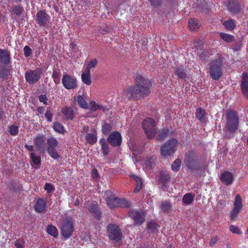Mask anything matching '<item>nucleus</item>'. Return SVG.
I'll list each match as a JSON object with an SVG mask.
<instances>
[{
	"label": "nucleus",
	"mask_w": 248,
	"mask_h": 248,
	"mask_svg": "<svg viewBox=\"0 0 248 248\" xmlns=\"http://www.w3.org/2000/svg\"><path fill=\"white\" fill-rule=\"evenodd\" d=\"M43 69L38 67L34 70H30L25 74L26 81L30 85L36 83L41 78Z\"/></svg>",
	"instance_id": "obj_8"
},
{
	"label": "nucleus",
	"mask_w": 248,
	"mask_h": 248,
	"mask_svg": "<svg viewBox=\"0 0 248 248\" xmlns=\"http://www.w3.org/2000/svg\"><path fill=\"white\" fill-rule=\"evenodd\" d=\"M223 59L217 54V58L211 61L208 67V72L210 78L214 80H219L223 76Z\"/></svg>",
	"instance_id": "obj_2"
},
{
	"label": "nucleus",
	"mask_w": 248,
	"mask_h": 248,
	"mask_svg": "<svg viewBox=\"0 0 248 248\" xmlns=\"http://www.w3.org/2000/svg\"><path fill=\"white\" fill-rule=\"evenodd\" d=\"M130 177L133 178L136 183V187L134 190V192L138 193L140 190L143 186L142 179L140 177L136 175H131Z\"/></svg>",
	"instance_id": "obj_29"
},
{
	"label": "nucleus",
	"mask_w": 248,
	"mask_h": 248,
	"mask_svg": "<svg viewBox=\"0 0 248 248\" xmlns=\"http://www.w3.org/2000/svg\"><path fill=\"white\" fill-rule=\"evenodd\" d=\"M206 112L204 108L199 107L196 110V117L199 121L202 123L205 121Z\"/></svg>",
	"instance_id": "obj_30"
},
{
	"label": "nucleus",
	"mask_w": 248,
	"mask_h": 248,
	"mask_svg": "<svg viewBox=\"0 0 248 248\" xmlns=\"http://www.w3.org/2000/svg\"><path fill=\"white\" fill-rule=\"evenodd\" d=\"M9 71L7 69L5 68H2L0 69V78L2 79L6 78L8 75Z\"/></svg>",
	"instance_id": "obj_55"
},
{
	"label": "nucleus",
	"mask_w": 248,
	"mask_h": 248,
	"mask_svg": "<svg viewBox=\"0 0 248 248\" xmlns=\"http://www.w3.org/2000/svg\"><path fill=\"white\" fill-rule=\"evenodd\" d=\"M36 21L40 26H45L50 16L46 13V10H41L37 12Z\"/></svg>",
	"instance_id": "obj_16"
},
{
	"label": "nucleus",
	"mask_w": 248,
	"mask_h": 248,
	"mask_svg": "<svg viewBox=\"0 0 248 248\" xmlns=\"http://www.w3.org/2000/svg\"><path fill=\"white\" fill-rule=\"evenodd\" d=\"M172 206L169 201H165L161 203V209L164 212L169 213L171 211Z\"/></svg>",
	"instance_id": "obj_37"
},
{
	"label": "nucleus",
	"mask_w": 248,
	"mask_h": 248,
	"mask_svg": "<svg viewBox=\"0 0 248 248\" xmlns=\"http://www.w3.org/2000/svg\"><path fill=\"white\" fill-rule=\"evenodd\" d=\"M142 126L147 139H153L156 133V124L154 120L151 118L145 119L142 122Z\"/></svg>",
	"instance_id": "obj_6"
},
{
	"label": "nucleus",
	"mask_w": 248,
	"mask_h": 248,
	"mask_svg": "<svg viewBox=\"0 0 248 248\" xmlns=\"http://www.w3.org/2000/svg\"><path fill=\"white\" fill-rule=\"evenodd\" d=\"M225 5L233 16H237L241 12V7L237 0H228L225 2Z\"/></svg>",
	"instance_id": "obj_14"
},
{
	"label": "nucleus",
	"mask_w": 248,
	"mask_h": 248,
	"mask_svg": "<svg viewBox=\"0 0 248 248\" xmlns=\"http://www.w3.org/2000/svg\"><path fill=\"white\" fill-rule=\"evenodd\" d=\"M240 88L242 94L247 99H248V73L244 72L241 77Z\"/></svg>",
	"instance_id": "obj_18"
},
{
	"label": "nucleus",
	"mask_w": 248,
	"mask_h": 248,
	"mask_svg": "<svg viewBox=\"0 0 248 248\" xmlns=\"http://www.w3.org/2000/svg\"><path fill=\"white\" fill-rule=\"evenodd\" d=\"M91 176L95 180H97L99 178V175L96 169L93 168L92 170Z\"/></svg>",
	"instance_id": "obj_59"
},
{
	"label": "nucleus",
	"mask_w": 248,
	"mask_h": 248,
	"mask_svg": "<svg viewBox=\"0 0 248 248\" xmlns=\"http://www.w3.org/2000/svg\"><path fill=\"white\" fill-rule=\"evenodd\" d=\"M189 27L191 31L196 30L199 28V24L196 19L190 18L188 22Z\"/></svg>",
	"instance_id": "obj_47"
},
{
	"label": "nucleus",
	"mask_w": 248,
	"mask_h": 248,
	"mask_svg": "<svg viewBox=\"0 0 248 248\" xmlns=\"http://www.w3.org/2000/svg\"><path fill=\"white\" fill-rule=\"evenodd\" d=\"M88 210L94 217V218L100 221L102 218V212L99 209L98 204L97 202H93L89 206Z\"/></svg>",
	"instance_id": "obj_19"
},
{
	"label": "nucleus",
	"mask_w": 248,
	"mask_h": 248,
	"mask_svg": "<svg viewBox=\"0 0 248 248\" xmlns=\"http://www.w3.org/2000/svg\"><path fill=\"white\" fill-rule=\"evenodd\" d=\"M159 226L155 222H150L147 225L148 229L152 233H156L158 232Z\"/></svg>",
	"instance_id": "obj_45"
},
{
	"label": "nucleus",
	"mask_w": 248,
	"mask_h": 248,
	"mask_svg": "<svg viewBox=\"0 0 248 248\" xmlns=\"http://www.w3.org/2000/svg\"><path fill=\"white\" fill-rule=\"evenodd\" d=\"M88 105V108L92 111H95L98 109H101L103 111L107 110L106 106H103L97 104L93 100L90 102Z\"/></svg>",
	"instance_id": "obj_27"
},
{
	"label": "nucleus",
	"mask_w": 248,
	"mask_h": 248,
	"mask_svg": "<svg viewBox=\"0 0 248 248\" xmlns=\"http://www.w3.org/2000/svg\"><path fill=\"white\" fill-rule=\"evenodd\" d=\"M97 65V61L96 59H94L91 61H90L88 62L87 65L85 70H89L90 71V69L92 68H95Z\"/></svg>",
	"instance_id": "obj_53"
},
{
	"label": "nucleus",
	"mask_w": 248,
	"mask_h": 248,
	"mask_svg": "<svg viewBox=\"0 0 248 248\" xmlns=\"http://www.w3.org/2000/svg\"><path fill=\"white\" fill-rule=\"evenodd\" d=\"M129 216L134 220L135 225H140L145 220V216L141 212L130 210L129 212Z\"/></svg>",
	"instance_id": "obj_15"
},
{
	"label": "nucleus",
	"mask_w": 248,
	"mask_h": 248,
	"mask_svg": "<svg viewBox=\"0 0 248 248\" xmlns=\"http://www.w3.org/2000/svg\"><path fill=\"white\" fill-rule=\"evenodd\" d=\"M107 140L112 147H119L122 144V136L118 131H113L108 135Z\"/></svg>",
	"instance_id": "obj_12"
},
{
	"label": "nucleus",
	"mask_w": 248,
	"mask_h": 248,
	"mask_svg": "<svg viewBox=\"0 0 248 248\" xmlns=\"http://www.w3.org/2000/svg\"><path fill=\"white\" fill-rule=\"evenodd\" d=\"M229 229L230 231H231L232 232L234 233L240 234L241 233L239 229L234 225H231L230 226Z\"/></svg>",
	"instance_id": "obj_61"
},
{
	"label": "nucleus",
	"mask_w": 248,
	"mask_h": 248,
	"mask_svg": "<svg viewBox=\"0 0 248 248\" xmlns=\"http://www.w3.org/2000/svg\"><path fill=\"white\" fill-rule=\"evenodd\" d=\"M62 83L64 88L67 90L75 89L78 87L76 78L66 73L62 76Z\"/></svg>",
	"instance_id": "obj_10"
},
{
	"label": "nucleus",
	"mask_w": 248,
	"mask_h": 248,
	"mask_svg": "<svg viewBox=\"0 0 248 248\" xmlns=\"http://www.w3.org/2000/svg\"><path fill=\"white\" fill-rule=\"evenodd\" d=\"M35 211L38 213H41L46 210V202L44 198H38L35 202L34 207Z\"/></svg>",
	"instance_id": "obj_22"
},
{
	"label": "nucleus",
	"mask_w": 248,
	"mask_h": 248,
	"mask_svg": "<svg viewBox=\"0 0 248 248\" xmlns=\"http://www.w3.org/2000/svg\"><path fill=\"white\" fill-rule=\"evenodd\" d=\"M99 143L101 145L102 154L104 155H107L109 153V146L108 142L105 138H102L99 140Z\"/></svg>",
	"instance_id": "obj_26"
},
{
	"label": "nucleus",
	"mask_w": 248,
	"mask_h": 248,
	"mask_svg": "<svg viewBox=\"0 0 248 248\" xmlns=\"http://www.w3.org/2000/svg\"><path fill=\"white\" fill-rule=\"evenodd\" d=\"M194 44L195 47L198 49L201 47L203 44V42L202 40L199 39L196 41L194 42Z\"/></svg>",
	"instance_id": "obj_62"
},
{
	"label": "nucleus",
	"mask_w": 248,
	"mask_h": 248,
	"mask_svg": "<svg viewBox=\"0 0 248 248\" xmlns=\"http://www.w3.org/2000/svg\"><path fill=\"white\" fill-rule=\"evenodd\" d=\"M61 77V72L60 70H56L53 69L52 75V78L53 79L54 82L56 84H58L60 83V78Z\"/></svg>",
	"instance_id": "obj_38"
},
{
	"label": "nucleus",
	"mask_w": 248,
	"mask_h": 248,
	"mask_svg": "<svg viewBox=\"0 0 248 248\" xmlns=\"http://www.w3.org/2000/svg\"><path fill=\"white\" fill-rule=\"evenodd\" d=\"M219 36L222 40L227 43L232 42L234 39V37L233 35L224 32H220Z\"/></svg>",
	"instance_id": "obj_42"
},
{
	"label": "nucleus",
	"mask_w": 248,
	"mask_h": 248,
	"mask_svg": "<svg viewBox=\"0 0 248 248\" xmlns=\"http://www.w3.org/2000/svg\"><path fill=\"white\" fill-rule=\"evenodd\" d=\"M44 189L46 190L47 192L49 193L54 191L55 190V188L54 186L52 184L49 183H46L44 186Z\"/></svg>",
	"instance_id": "obj_56"
},
{
	"label": "nucleus",
	"mask_w": 248,
	"mask_h": 248,
	"mask_svg": "<svg viewBox=\"0 0 248 248\" xmlns=\"http://www.w3.org/2000/svg\"><path fill=\"white\" fill-rule=\"evenodd\" d=\"M173 72L179 79L186 80L188 78L187 70L183 65H181L174 67Z\"/></svg>",
	"instance_id": "obj_20"
},
{
	"label": "nucleus",
	"mask_w": 248,
	"mask_h": 248,
	"mask_svg": "<svg viewBox=\"0 0 248 248\" xmlns=\"http://www.w3.org/2000/svg\"><path fill=\"white\" fill-rule=\"evenodd\" d=\"M107 232L108 238L112 241L118 242L122 238V233L120 227L110 223L107 227Z\"/></svg>",
	"instance_id": "obj_7"
},
{
	"label": "nucleus",
	"mask_w": 248,
	"mask_h": 248,
	"mask_svg": "<svg viewBox=\"0 0 248 248\" xmlns=\"http://www.w3.org/2000/svg\"><path fill=\"white\" fill-rule=\"evenodd\" d=\"M46 140V136L43 134H39L33 138V143L36 150L40 154H43L45 151Z\"/></svg>",
	"instance_id": "obj_13"
},
{
	"label": "nucleus",
	"mask_w": 248,
	"mask_h": 248,
	"mask_svg": "<svg viewBox=\"0 0 248 248\" xmlns=\"http://www.w3.org/2000/svg\"><path fill=\"white\" fill-rule=\"evenodd\" d=\"M39 101L43 103L44 105L47 104L48 99L45 94H41L38 96Z\"/></svg>",
	"instance_id": "obj_60"
},
{
	"label": "nucleus",
	"mask_w": 248,
	"mask_h": 248,
	"mask_svg": "<svg viewBox=\"0 0 248 248\" xmlns=\"http://www.w3.org/2000/svg\"><path fill=\"white\" fill-rule=\"evenodd\" d=\"M15 246L16 248H24V243L23 242H20L19 241H16L15 242Z\"/></svg>",
	"instance_id": "obj_63"
},
{
	"label": "nucleus",
	"mask_w": 248,
	"mask_h": 248,
	"mask_svg": "<svg viewBox=\"0 0 248 248\" xmlns=\"http://www.w3.org/2000/svg\"><path fill=\"white\" fill-rule=\"evenodd\" d=\"M233 206V209L230 212V217L231 220H234L238 217L243 207L241 197L239 194L235 196Z\"/></svg>",
	"instance_id": "obj_11"
},
{
	"label": "nucleus",
	"mask_w": 248,
	"mask_h": 248,
	"mask_svg": "<svg viewBox=\"0 0 248 248\" xmlns=\"http://www.w3.org/2000/svg\"><path fill=\"white\" fill-rule=\"evenodd\" d=\"M52 128L55 132L60 134H64L66 132L64 127L58 122L53 123Z\"/></svg>",
	"instance_id": "obj_32"
},
{
	"label": "nucleus",
	"mask_w": 248,
	"mask_h": 248,
	"mask_svg": "<svg viewBox=\"0 0 248 248\" xmlns=\"http://www.w3.org/2000/svg\"><path fill=\"white\" fill-rule=\"evenodd\" d=\"M18 127L14 124L9 127V132L10 134L12 136H16L18 133Z\"/></svg>",
	"instance_id": "obj_52"
},
{
	"label": "nucleus",
	"mask_w": 248,
	"mask_h": 248,
	"mask_svg": "<svg viewBox=\"0 0 248 248\" xmlns=\"http://www.w3.org/2000/svg\"><path fill=\"white\" fill-rule=\"evenodd\" d=\"M210 55L211 54L209 53V52L208 50L205 49L202 50L201 53H198V56L200 59L205 61L208 60Z\"/></svg>",
	"instance_id": "obj_43"
},
{
	"label": "nucleus",
	"mask_w": 248,
	"mask_h": 248,
	"mask_svg": "<svg viewBox=\"0 0 248 248\" xmlns=\"http://www.w3.org/2000/svg\"><path fill=\"white\" fill-rule=\"evenodd\" d=\"M112 130V126L110 124H105L102 126V132L105 135L110 134Z\"/></svg>",
	"instance_id": "obj_50"
},
{
	"label": "nucleus",
	"mask_w": 248,
	"mask_h": 248,
	"mask_svg": "<svg viewBox=\"0 0 248 248\" xmlns=\"http://www.w3.org/2000/svg\"><path fill=\"white\" fill-rule=\"evenodd\" d=\"M181 160L179 158L176 159L171 165V169L174 171H178L181 166Z\"/></svg>",
	"instance_id": "obj_51"
},
{
	"label": "nucleus",
	"mask_w": 248,
	"mask_h": 248,
	"mask_svg": "<svg viewBox=\"0 0 248 248\" xmlns=\"http://www.w3.org/2000/svg\"><path fill=\"white\" fill-rule=\"evenodd\" d=\"M47 143L48 144L47 148H56L58 145V140L53 137L48 138L47 140Z\"/></svg>",
	"instance_id": "obj_48"
},
{
	"label": "nucleus",
	"mask_w": 248,
	"mask_h": 248,
	"mask_svg": "<svg viewBox=\"0 0 248 248\" xmlns=\"http://www.w3.org/2000/svg\"><path fill=\"white\" fill-rule=\"evenodd\" d=\"M225 127L230 133H234L238 129L239 118L238 112L232 109H228L226 114Z\"/></svg>",
	"instance_id": "obj_3"
},
{
	"label": "nucleus",
	"mask_w": 248,
	"mask_h": 248,
	"mask_svg": "<svg viewBox=\"0 0 248 248\" xmlns=\"http://www.w3.org/2000/svg\"><path fill=\"white\" fill-rule=\"evenodd\" d=\"M118 203V208L122 207L124 208H128L131 207V203L130 202L125 198L120 199L119 198Z\"/></svg>",
	"instance_id": "obj_36"
},
{
	"label": "nucleus",
	"mask_w": 248,
	"mask_h": 248,
	"mask_svg": "<svg viewBox=\"0 0 248 248\" xmlns=\"http://www.w3.org/2000/svg\"><path fill=\"white\" fill-rule=\"evenodd\" d=\"M23 52L25 57H28L32 54L31 49L28 46H26L24 47Z\"/></svg>",
	"instance_id": "obj_58"
},
{
	"label": "nucleus",
	"mask_w": 248,
	"mask_h": 248,
	"mask_svg": "<svg viewBox=\"0 0 248 248\" xmlns=\"http://www.w3.org/2000/svg\"><path fill=\"white\" fill-rule=\"evenodd\" d=\"M61 112L66 120L72 121L75 117L74 109L71 107L65 106L61 109Z\"/></svg>",
	"instance_id": "obj_24"
},
{
	"label": "nucleus",
	"mask_w": 248,
	"mask_h": 248,
	"mask_svg": "<svg viewBox=\"0 0 248 248\" xmlns=\"http://www.w3.org/2000/svg\"><path fill=\"white\" fill-rule=\"evenodd\" d=\"M135 84L128 86L124 89V95L129 100H136L148 96L151 93L152 86L151 80L140 74L135 78Z\"/></svg>",
	"instance_id": "obj_1"
},
{
	"label": "nucleus",
	"mask_w": 248,
	"mask_h": 248,
	"mask_svg": "<svg viewBox=\"0 0 248 248\" xmlns=\"http://www.w3.org/2000/svg\"><path fill=\"white\" fill-rule=\"evenodd\" d=\"M106 194L107 195L106 201L109 208L110 209L118 208L119 198L116 197L111 192H106Z\"/></svg>",
	"instance_id": "obj_17"
},
{
	"label": "nucleus",
	"mask_w": 248,
	"mask_h": 248,
	"mask_svg": "<svg viewBox=\"0 0 248 248\" xmlns=\"http://www.w3.org/2000/svg\"><path fill=\"white\" fill-rule=\"evenodd\" d=\"M61 234L64 238H69L74 231V223L71 218H67L60 227Z\"/></svg>",
	"instance_id": "obj_9"
},
{
	"label": "nucleus",
	"mask_w": 248,
	"mask_h": 248,
	"mask_svg": "<svg viewBox=\"0 0 248 248\" xmlns=\"http://www.w3.org/2000/svg\"><path fill=\"white\" fill-rule=\"evenodd\" d=\"M45 118L46 119L48 122H51L52 121V118L53 116V113L51 112L50 110L48 108L47 109L45 114Z\"/></svg>",
	"instance_id": "obj_57"
},
{
	"label": "nucleus",
	"mask_w": 248,
	"mask_h": 248,
	"mask_svg": "<svg viewBox=\"0 0 248 248\" xmlns=\"http://www.w3.org/2000/svg\"><path fill=\"white\" fill-rule=\"evenodd\" d=\"M194 196L191 193H186L183 196V203L186 205L191 203L194 201Z\"/></svg>",
	"instance_id": "obj_35"
},
{
	"label": "nucleus",
	"mask_w": 248,
	"mask_h": 248,
	"mask_svg": "<svg viewBox=\"0 0 248 248\" xmlns=\"http://www.w3.org/2000/svg\"><path fill=\"white\" fill-rule=\"evenodd\" d=\"M11 53L8 49L0 48V62L3 65H8L11 62Z\"/></svg>",
	"instance_id": "obj_21"
},
{
	"label": "nucleus",
	"mask_w": 248,
	"mask_h": 248,
	"mask_svg": "<svg viewBox=\"0 0 248 248\" xmlns=\"http://www.w3.org/2000/svg\"><path fill=\"white\" fill-rule=\"evenodd\" d=\"M31 162L36 165H39L41 163V158L40 155H37L34 152H32L30 155Z\"/></svg>",
	"instance_id": "obj_41"
},
{
	"label": "nucleus",
	"mask_w": 248,
	"mask_h": 248,
	"mask_svg": "<svg viewBox=\"0 0 248 248\" xmlns=\"http://www.w3.org/2000/svg\"><path fill=\"white\" fill-rule=\"evenodd\" d=\"M81 79L82 82L87 85H90L92 83V81L90 77V71L85 70L81 75Z\"/></svg>",
	"instance_id": "obj_31"
},
{
	"label": "nucleus",
	"mask_w": 248,
	"mask_h": 248,
	"mask_svg": "<svg viewBox=\"0 0 248 248\" xmlns=\"http://www.w3.org/2000/svg\"><path fill=\"white\" fill-rule=\"evenodd\" d=\"M77 102L79 106L85 109L88 108V105L85 100L84 98L80 95H79L77 97Z\"/></svg>",
	"instance_id": "obj_46"
},
{
	"label": "nucleus",
	"mask_w": 248,
	"mask_h": 248,
	"mask_svg": "<svg viewBox=\"0 0 248 248\" xmlns=\"http://www.w3.org/2000/svg\"><path fill=\"white\" fill-rule=\"evenodd\" d=\"M47 153L50 157L54 159H57L60 158V156L58 154V153L56 149V148H47Z\"/></svg>",
	"instance_id": "obj_44"
},
{
	"label": "nucleus",
	"mask_w": 248,
	"mask_h": 248,
	"mask_svg": "<svg viewBox=\"0 0 248 248\" xmlns=\"http://www.w3.org/2000/svg\"><path fill=\"white\" fill-rule=\"evenodd\" d=\"M170 178L168 174L161 173L160 174L158 182L162 185V187L166 188Z\"/></svg>",
	"instance_id": "obj_28"
},
{
	"label": "nucleus",
	"mask_w": 248,
	"mask_h": 248,
	"mask_svg": "<svg viewBox=\"0 0 248 248\" xmlns=\"http://www.w3.org/2000/svg\"><path fill=\"white\" fill-rule=\"evenodd\" d=\"M184 162L186 167L190 170L202 169L199 162L197 153L194 150H190L186 153Z\"/></svg>",
	"instance_id": "obj_4"
},
{
	"label": "nucleus",
	"mask_w": 248,
	"mask_h": 248,
	"mask_svg": "<svg viewBox=\"0 0 248 248\" xmlns=\"http://www.w3.org/2000/svg\"><path fill=\"white\" fill-rule=\"evenodd\" d=\"M46 232L48 234L53 236L57 237L58 236V230L57 228L53 225H48L46 227Z\"/></svg>",
	"instance_id": "obj_34"
},
{
	"label": "nucleus",
	"mask_w": 248,
	"mask_h": 248,
	"mask_svg": "<svg viewBox=\"0 0 248 248\" xmlns=\"http://www.w3.org/2000/svg\"><path fill=\"white\" fill-rule=\"evenodd\" d=\"M217 236L212 237L209 242L210 245L213 246L217 243Z\"/></svg>",
	"instance_id": "obj_64"
},
{
	"label": "nucleus",
	"mask_w": 248,
	"mask_h": 248,
	"mask_svg": "<svg viewBox=\"0 0 248 248\" xmlns=\"http://www.w3.org/2000/svg\"><path fill=\"white\" fill-rule=\"evenodd\" d=\"M91 132L87 134L85 139L89 144L93 145L97 141V131L95 129H92Z\"/></svg>",
	"instance_id": "obj_25"
},
{
	"label": "nucleus",
	"mask_w": 248,
	"mask_h": 248,
	"mask_svg": "<svg viewBox=\"0 0 248 248\" xmlns=\"http://www.w3.org/2000/svg\"><path fill=\"white\" fill-rule=\"evenodd\" d=\"M233 174L228 171H225L221 173L220 180L221 182L226 186L231 185L233 181Z\"/></svg>",
	"instance_id": "obj_23"
},
{
	"label": "nucleus",
	"mask_w": 248,
	"mask_h": 248,
	"mask_svg": "<svg viewBox=\"0 0 248 248\" xmlns=\"http://www.w3.org/2000/svg\"><path fill=\"white\" fill-rule=\"evenodd\" d=\"M156 158L154 157H146L145 160V165L148 169L153 168L155 164Z\"/></svg>",
	"instance_id": "obj_39"
},
{
	"label": "nucleus",
	"mask_w": 248,
	"mask_h": 248,
	"mask_svg": "<svg viewBox=\"0 0 248 248\" xmlns=\"http://www.w3.org/2000/svg\"><path fill=\"white\" fill-rule=\"evenodd\" d=\"M171 0H149L151 5L154 7H159L162 4L163 1L169 2Z\"/></svg>",
	"instance_id": "obj_49"
},
{
	"label": "nucleus",
	"mask_w": 248,
	"mask_h": 248,
	"mask_svg": "<svg viewBox=\"0 0 248 248\" xmlns=\"http://www.w3.org/2000/svg\"><path fill=\"white\" fill-rule=\"evenodd\" d=\"M178 140L172 138L165 142L160 149V153L163 156L170 155L174 154L177 150Z\"/></svg>",
	"instance_id": "obj_5"
},
{
	"label": "nucleus",
	"mask_w": 248,
	"mask_h": 248,
	"mask_svg": "<svg viewBox=\"0 0 248 248\" xmlns=\"http://www.w3.org/2000/svg\"><path fill=\"white\" fill-rule=\"evenodd\" d=\"M169 130L168 128H163L161 129L158 133L156 139L158 141H162L168 136Z\"/></svg>",
	"instance_id": "obj_40"
},
{
	"label": "nucleus",
	"mask_w": 248,
	"mask_h": 248,
	"mask_svg": "<svg viewBox=\"0 0 248 248\" xmlns=\"http://www.w3.org/2000/svg\"><path fill=\"white\" fill-rule=\"evenodd\" d=\"M223 25L225 29L228 31H232L236 27V23L232 19H230L225 21Z\"/></svg>",
	"instance_id": "obj_33"
},
{
	"label": "nucleus",
	"mask_w": 248,
	"mask_h": 248,
	"mask_svg": "<svg viewBox=\"0 0 248 248\" xmlns=\"http://www.w3.org/2000/svg\"><path fill=\"white\" fill-rule=\"evenodd\" d=\"M23 11V7L20 6H15L13 10L14 14L16 16H20Z\"/></svg>",
	"instance_id": "obj_54"
}]
</instances>
